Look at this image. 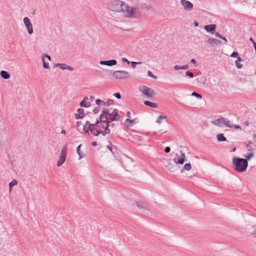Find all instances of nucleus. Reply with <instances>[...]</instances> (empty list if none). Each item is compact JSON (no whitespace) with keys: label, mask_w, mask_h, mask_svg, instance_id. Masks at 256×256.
I'll return each instance as SVG.
<instances>
[{"label":"nucleus","mask_w":256,"mask_h":256,"mask_svg":"<svg viewBox=\"0 0 256 256\" xmlns=\"http://www.w3.org/2000/svg\"><path fill=\"white\" fill-rule=\"evenodd\" d=\"M216 28V24H210L208 25H206L204 26V30L212 34H214L215 32V30Z\"/></svg>","instance_id":"obj_10"},{"label":"nucleus","mask_w":256,"mask_h":256,"mask_svg":"<svg viewBox=\"0 0 256 256\" xmlns=\"http://www.w3.org/2000/svg\"><path fill=\"white\" fill-rule=\"evenodd\" d=\"M186 76H189L190 78H192L194 76V74L192 72L190 71H187L186 72Z\"/></svg>","instance_id":"obj_41"},{"label":"nucleus","mask_w":256,"mask_h":256,"mask_svg":"<svg viewBox=\"0 0 256 256\" xmlns=\"http://www.w3.org/2000/svg\"><path fill=\"white\" fill-rule=\"evenodd\" d=\"M66 146H64L61 150L59 160L57 162V166H61L65 162L66 157Z\"/></svg>","instance_id":"obj_5"},{"label":"nucleus","mask_w":256,"mask_h":256,"mask_svg":"<svg viewBox=\"0 0 256 256\" xmlns=\"http://www.w3.org/2000/svg\"><path fill=\"white\" fill-rule=\"evenodd\" d=\"M18 184V181L16 180H13L11 182L9 183V188L10 191L12 186Z\"/></svg>","instance_id":"obj_29"},{"label":"nucleus","mask_w":256,"mask_h":256,"mask_svg":"<svg viewBox=\"0 0 256 256\" xmlns=\"http://www.w3.org/2000/svg\"><path fill=\"white\" fill-rule=\"evenodd\" d=\"M180 155L176 154V156L174 158V161L176 164H182L186 160L185 154L182 150L180 151Z\"/></svg>","instance_id":"obj_7"},{"label":"nucleus","mask_w":256,"mask_h":256,"mask_svg":"<svg viewBox=\"0 0 256 256\" xmlns=\"http://www.w3.org/2000/svg\"><path fill=\"white\" fill-rule=\"evenodd\" d=\"M99 123H102V120L98 117L96 118L95 123L91 124L92 125H93V126H92V128H98V127H100V126L98 124Z\"/></svg>","instance_id":"obj_20"},{"label":"nucleus","mask_w":256,"mask_h":256,"mask_svg":"<svg viewBox=\"0 0 256 256\" xmlns=\"http://www.w3.org/2000/svg\"><path fill=\"white\" fill-rule=\"evenodd\" d=\"M136 118H134V120H130L128 118H127L126 120H125V125L126 127H130L131 126H132L136 122Z\"/></svg>","instance_id":"obj_17"},{"label":"nucleus","mask_w":256,"mask_h":256,"mask_svg":"<svg viewBox=\"0 0 256 256\" xmlns=\"http://www.w3.org/2000/svg\"><path fill=\"white\" fill-rule=\"evenodd\" d=\"M126 116H127L128 118H130V111H127Z\"/></svg>","instance_id":"obj_62"},{"label":"nucleus","mask_w":256,"mask_h":256,"mask_svg":"<svg viewBox=\"0 0 256 256\" xmlns=\"http://www.w3.org/2000/svg\"><path fill=\"white\" fill-rule=\"evenodd\" d=\"M180 3L184 10L190 11L192 10L194 5L190 1L187 0H180Z\"/></svg>","instance_id":"obj_9"},{"label":"nucleus","mask_w":256,"mask_h":256,"mask_svg":"<svg viewBox=\"0 0 256 256\" xmlns=\"http://www.w3.org/2000/svg\"><path fill=\"white\" fill-rule=\"evenodd\" d=\"M141 8L143 10H149L152 9V6L150 5H146V4H142Z\"/></svg>","instance_id":"obj_28"},{"label":"nucleus","mask_w":256,"mask_h":256,"mask_svg":"<svg viewBox=\"0 0 256 256\" xmlns=\"http://www.w3.org/2000/svg\"><path fill=\"white\" fill-rule=\"evenodd\" d=\"M224 118L222 117L212 121V123L219 127H222V124H224Z\"/></svg>","instance_id":"obj_14"},{"label":"nucleus","mask_w":256,"mask_h":256,"mask_svg":"<svg viewBox=\"0 0 256 256\" xmlns=\"http://www.w3.org/2000/svg\"><path fill=\"white\" fill-rule=\"evenodd\" d=\"M224 124L228 128H232V125L233 124H232L230 120H228V119L224 118Z\"/></svg>","instance_id":"obj_27"},{"label":"nucleus","mask_w":256,"mask_h":256,"mask_svg":"<svg viewBox=\"0 0 256 256\" xmlns=\"http://www.w3.org/2000/svg\"><path fill=\"white\" fill-rule=\"evenodd\" d=\"M234 128L235 129H239L240 130H242L241 127L238 124H232V128Z\"/></svg>","instance_id":"obj_50"},{"label":"nucleus","mask_w":256,"mask_h":256,"mask_svg":"<svg viewBox=\"0 0 256 256\" xmlns=\"http://www.w3.org/2000/svg\"><path fill=\"white\" fill-rule=\"evenodd\" d=\"M138 90L146 98L149 99L152 98L156 94L154 90L146 86H142V87L138 88Z\"/></svg>","instance_id":"obj_4"},{"label":"nucleus","mask_w":256,"mask_h":256,"mask_svg":"<svg viewBox=\"0 0 256 256\" xmlns=\"http://www.w3.org/2000/svg\"><path fill=\"white\" fill-rule=\"evenodd\" d=\"M106 105L108 106L112 105L114 104V101L112 100L108 99V100L106 102H105Z\"/></svg>","instance_id":"obj_42"},{"label":"nucleus","mask_w":256,"mask_h":256,"mask_svg":"<svg viewBox=\"0 0 256 256\" xmlns=\"http://www.w3.org/2000/svg\"><path fill=\"white\" fill-rule=\"evenodd\" d=\"M136 206L140 209L146 208V204L142 202H136Z\"/></svg>","instance_id":"obj_24"},{"label":"nucleus","mask_w":256,"mask_h":256,"mask_svg":"<svg viewBox=\"0 0 256 256\" xmlns=\"http://www.w3.org/2000/svg\"><path fill=\"white\" fill-rule=\"evenodd\" d=\"M66 70H69L72 71V70H74V68L72 66H70L66 64Z\"/></svg>","instance_id":"obj_55"},{"label":"nucleus","mask_w":256,"mask_h":256,"mask_svg":"<svg viewBox=\"0 0 256 256\" xmlns=\"http://www.w3.org/2000/svg\"><path fill=\"white\" fill-rule=\"evenodd\" d=\"M77 112V114H74V117L76 120L82 119L86 115V114L84 113V110L82 108H78Z\"/></svg>","instance_id":"obj_12"},{"label":"nucleus","mask_w":256,"mask_h":256,"mask_svg":"<svg viewBox=\"0 0 256 256\" xmlns=\"http://www.w3.org/2000/svg\"><path fill=\"white\" fill-rule=\"evenodd\" d=\"M170 147H169V146H166V147L165 148L164 150V152L166 153V154H168V153L170 152Z\"/></svg>","instance_id":"obj_51"},{"label":"nucleus","mask_w":256,"mask_h":256,"mask_svg":"<svg viewBox=\"0 0 256 256\" xmlns=\"http://www.w3.org/2000/svg\"><path fill=\"white\" fill-rule=\"evenodd\" d=\"M92 145L93 146H96L98 145V144H97V142H92Z\"/></svg>","instance_id":"obj_63"},{"label":"nucleus","mask_w":256,"mask_h":256,"mask_svg":"<svg viewBox=\"0 0 256 256\" xmlns=\"http://www.w3.org/2000/svg\"><path fill=\"white\" fill-rule=\"evenodd\" d=\"M148 75L150 77V78H152L154 79H156L157 78V77L155 76H154L152 74V72H150V70H148Z\"/></svg>","instance_id":"obj_44"},{"label":"nucleus","mask_w":256,"mask_h":256,"mask_svg":"<svg viewBox=\"0 0 256 256\" xmlns=\"http://www.w3.org/2000/svg\"><path fill=\"white\" fill-rule=\"evenodd\" d=\"M106 148L112 153L114 155L115 152H116L117 150L116 148V146H114V148H113V147L112 146H107Z\"/></svg>","instance_id":"obj_30"},{"label":"nucleus","mask_w":256,"mask_h":256,"mask_svg":"<svg viewBox=\"0 0 256 256\" xmlns=\"http://www.w3.org/2000/svg\"><path fill=\"white\" fill-rule=\"evenodd\" d=\"M131 66L132 68H134L137 64H142L141 62H131Z\"/></svg>","instance_id":"obj_40"},{"label":"nucleus","mask_w":256,"mask_h":256,"mask_svg":"<svg viewBox=\"0 0 256 256\" xmlns=\"http://www.w3.org/2000/svg\"><path fill=\"white\" fill-rule=\"evenodd\" d=\"M174 68L176 70H187L188 68V65H184L182 66L176 65L174 66Z\"/></svg>","instance_id":"obj_22"},{"label":"nucleus","mask_w":256,"mask_h":256,"mask_svg":"<svg viewBox=\"0 0 256 256\" xmlns=\"http://www.w3.org/2000/svg\"><path fill=\"white\" fill-rule=\"evenodd\" d=\"M118 110L114 108L112 113H110L108 118V122L118 121L120 118V116L118 114Z\"/></svg>","instance_id":"obj_6"},{"label":"nucleus","mask_w":256,"mask_h":256,"mask_svg":"<svg viewBox=\"0 0 256 256\" xmlns=\"http://www.w3.org/2000/svg\"><path fill=\"white\" fill-rule=\"evenodd\" d=\"M235 64L236 67L238 69L242 68L243 66L242 64H241L240 62H235Z\"/></svg>","instance_id":"obj_45"},{"label":"nucleus","mask_w":256,"mask_h":256,"mask_svg":"<svg viewBox=\"0 0 256 256\" xmlns=\"http://www.w3.org/2000/svg\"><path fill=\"white\" fill-rule=\"evenodd\" d=\"M230 57L237 58L239 56V54L237 52H233L230 54Z\"/></svg>","instance_id":"obj_39"},{"label":"nucleus","mask_w":256,"mask_h":256,"mask_svg":"<svg viewBox=\"0 0 256 256\" xmlns=\"http://www.w3.org/2000/svg\"><path fill=\"white\" fill-rule=\"evenodd\" d=\"M191 168V164L190 163H186L183 168L180 170V172L182 173L184 172V170H190Z\"/></svg>","instance_id":"obj_21"},{"label":"nucleus","mask_w":256,"mask_h":256,"mask_svg":"<svg viewBox=\"0 0 256 256\" xmlns=\"http://www.w3.org/2000/svg\"><path fill=\"white\" fill-rule=\"evenodd\" d=\"M88 100V98L86 96L84 97L83 100L80 103V105L81 107L88 108L90 106V104L89 102H86Z\"/></svg>","instance_id":"obj_15"},{"label":"nucleus","mask_w":256,"mask_h":256,"mask_svg":"<svg viewBox=\"0 0 256 256\" xmlns=\"http://www.w3.org/2000/svg\"><path fill=\"white\" fill-rule=\"evenodd\" d=\"M110 73L116 79H126L130 76L129 72L124 70H116L114 72L111 70L110 71Z\"/></svg>","instance_id":"obj_3"},{"label":"nucleus","mask_w":256,"mask_h":256,"mask_svg":"<svg viewBox=\"0 0 256 256\" xmlns=\"http://www.w3.org/2000/svg\"><path fill=\"white\" fill-rule=\"evenodd\" d=\"M100 134H102L103 136H106V134H109L108 132H106V131L104 130V131H102V130H100Z\"/></svg>","instance_id":"obj_54"},{"label":"nucleus","mask_w":256,"mask_h":256,"mask_svg":"<svg viewBox=\"0 0 256 256\" xmlns=\"http://www.w3.org/2000/svg\"><path fill=\"white\" fill-rule=\"evenodd\" d=\"M59 68L62 70H66V64H60Z\"/></svg>","instance_id":"obj_46"},{"label":"nucleus","mask_w":256,"mask_h":256,"mask_svg":"<svg viewBox=\"0 0 256 256\" xmlns=\"http://www.w3.org/2000/svg\"><path fill=\"white\" fill-rule=\"evenodd\" d=\"M86 126H88V127L89 130L92 128V126H93V125L91 124V123L88 120L86 121V124L84 125Z\"/></svg>","instance_id":"obj_47"},{"label":"nucleus","mask_w":256,"mask_h":256,"mask_svg":"<svg viewBox=\"0 0 256 256\" xmlns=\"http://www.w3.org/2000/svg\"><path fill=\"white\" fill-rule=\"evenodd\" d=\"M215 42H216V44H220L222 43L220 40H217L216 38H215Z\"/></svg>","instance_id":"obj_61"},{"label":"nucleus","mask_w":256,"mask_h":256,"mask_svg":"<svg viewBox=\"0 0 256 256\" xmlns=\"http://www.w3.org/2000/svg\"><path fill=\"white\" fill-rule=\"evenodd\" d=\"M100 64L102 65H106L109 66H115L117 64V62L116 60H100Z\"/></svg>","instance_id":"obj_11"},{"label":"nucleus","mask_w":256,"mask_h":256,"mask_svg":"<svg viewBox=\"0 0 256 256\" xmlns=\"http://www.w3.org/2000/svg\"><path fill=\"white\" fill-rule=\"evenodd\" d=\"M83 130L85 134H88V135L90 134V130H89L88 127H86V126H84Z\"/></svg>","instance_id":"obj_37"},{"label":"nucleus","mask_w":256,"mask_h":256,"mask_svg":"<svg viewBox=\"0 0 256 256\" xmlns=\"http://www.w3.org/2000/svg\"><path fill=\"white\" fill-rule=\"evenodd\" d=\"M0 74L1 77L4 80L10 78V74L8 72L4 70L0 71Z\"/></svg>","instance_id":"obj_16"},{"label":"nucleus","mask_w":256,"mask_h":256,"mask_svg":"<svg viewBox=\"0 0 256 256\" xmlns=\"http://www.w3.org/2000/svg\"><path fill=\"white\" fill-rule=\"evenodd\" d=\"M110 10L116 12H123L126 17L140 18L141 16V10L138 7H130L122 1L114 0L108 4Z\"/></svg>","instance_id":"obj_1"},{"label":"nucleus","mask_w":256,"mask_h":256,"mask_svg":"<svg viewBox=\"0 0 256 256\" xmlns=\"http://www.w3.org/2000/svg\"><path fill=\"white\" fill-rule=\"evenodd\" d=\"M23 20L24 24L27 28L28 33L30 34H32L34 32V30L30 18L28 17H24Z\"/></svg>","instance_id":"obj_8"},{"label":"nucleus","mask_w":256,"mask_h":256,"mask_svg":"<svg viewBox=\"0 0 256 256\" xmlns=\"http://www.w3.org/2000/svg\"><path fill=\"white\" fill-rule=\"evenodd\" d=\"M246 148L248 149V151H250L252 150V147L250 144H247L246 146Z\"/></svg>","instance_id":"obj_58"},{"label":"nucleus","mask_w":256,"mask_h":256,"mask_svg":"<svg viewBox=\"0 0 256 256\" xmlns=\"http://www.w3.org/2000/svg\"><path fill=\"white\" fill-rule=\"evenodd\" d=\"M122 60L124 62H126L128 64H130V62L129 61L127 58H122Z\"/></svg>","instance_id":"obj_49"},{"label":"nucleus","mask_w":256,"mask_h":256,"mask_svg":"<svg viewBox=\"0 0 256 256\" xmlns=\"http://www.w3.org/2000/svg\"><path fill=\"white\" fill-rule=\"evenodd\" d=\"M166 166L168 168V170L170 171H173L174 166L173 164H168L167 166Z\"/></svg>","instance_id":"obj_38"},{"label":"nucleus","mask_w":256,"mask_h":256,"mask_svg":"<svg viewBox=\"0 0 256 256\" xmlns=\"http://www.w3.org/2000/svg\"><path fill=\"white\" fill-rule=\"evenodd\" d=\"M82 146V144H80L77 148H76V152L77 154H78V156H79V158H78V160H80L82 159V158L84 157V156H82V152H80V147Z\"/></svg>","instance_id":"obj_26"},{"label":"nucleus","mask_w":256,"mask_h":256,"mask_svg":"<svg viewBox=\"0 0 256 256\" xmlns=\"http://www.w3.org/2000/svg\"><path fill=\"white\" fill-rule=\"evenodd\" d=\"M42 57H44V58H48V60H50V61L51 60V58H50V56L49 55L47 54H44L42 56Z\"/></svg>","instance_id":"obj_53"},{"label":"nucleus","mask_w":256,"mask_h":256,"mask_svg":"<svg viewBox=\"0 0 256 256\" xmlns=\"http://www.w3.org/2000/svg\"><path fill=\"white\" fill-rule=\"evenodd\" d=\"M248 165L247 160L236 156L232 158V166L236 172L242 173L246 172Z\"/></svg>","instance_id":"obj_2"},{"label":"nucleus","mask_w":256,"mask_h":256,"mask_svg":"<svg viewBox=\"0 0 256 256\" xmlns=\"http://www.w3.org/2000/svg\"><path fill=\"white\" fill-rule=\"evenodd\" d=\"M100 106H96L94 110H93V112L94 114H98L100 110Z\"/></svg>","instance_id":"obj_43"},{"label":"nucleus","mask_w":256,"mask_h":256,"mask_svg":"<svg viewBox=\"0 0 256 256\" xmlns=\"http://www.w3.org/2000/svg\"><path fill=\"white\" fill-rule=\"evenodd\" d=\"M76 124L78 126H80L82 124V122L80 121H77Z\"/></svg>","instance_id":"obj_64"},{"label":"nucleus","mask_w":256,"mask_h":256,"mask_svg":"<svg viewBox=\"0 0 256 256\" xmlns=\"http://www.w3.org/2000/svg\"><path fill=\"white\" fill-rule=\"evenodd\" d=\"M191 96H195L198 99H201L202 98V95L196 92H192Z\"/></svg>","instance_id":"obj_35"},{"label":"nucleus","mask_w":256,"mask_h":256,"mask_svg":"<svg viewBox=\"0 0 256 256\" xmlns=\"http://www.w3.org/2000/svg\"><path fill=\"white\" fill-rule=\"evenodd\" d=\"M216 138L219 142H225L226 141V138L224 136L223 134H219L216 135Z\"/></svg>","instance_id":"obj_23"},{"label":"nucleus","mask_w":256,"mask_h":256,"mask_svg":"<svg viewBox=\"0 0 256 256\" xmlns=\"http://www.w3.org/2000/svg\"><path fill=\"white\" fill-rule=\"evenodd\" d=\"M144 105L151 107L152 108H158V104L156 103L152 102L148 100H145L144 102Z\"/></svg>","instance_id":"obj_19"},{"label":"nucleus","mask_w":256,"mask_h":256,"mask_svg":"<svg viewBox=\"0 0 256 256\" xmlns=\"http://www.w3.org/2000/svg\"><path fill=\"white\" fill-rule=\"evenodd\" d=\"M237 58V60L236 61V62H243L244 61V60L242 59L240 56L236 58Z\"/></svg>","instance_id":"obj_57"},{"label":"nucleus","mask_w":256,"mask_h":256,"mask_svg":"<svg viewBox=\"0 0 256 256\" xmlns=\"http://www.w3.org/2000/svg\"><path fill=\"white\" fill-rule=\"evenodd\" d=\"M104 130L106 131V132H108V134L110 133V130L109 127H106V126H105V128H104Z\"/></svg>","instance_id":"obj_56"},{"label":"nucleus","mask_w":256,"mask_h":256,"mask_svg":"<svg viewBox=\"0 0 256 256\" xmlns=\"http://www.w3.org/2000/svg\"><path fill=\"white\" fill-rule=\"evenodd\" d=\"M114 96L116 98L118 99H120L121 98V94L120 92H117L114 94Z\"/></svg>","instance_id":"obj_48"},{"label":"nucleus","mask_w":256,"mask_h":256,"mask_svg":"<svg viewBox=\"0 0 256 256\" xmlns=\"http://www.w3.org/2000/svg\"><path fill=\"white\" fill-rule=\"evenodd\" d=\"M166 118V116H162V115H160L156 120V123H158V124H160L161 123V122H160V120H162V119H164Z\"/></svg>","instance_id":"obj_33"},{"label":"nucleus","mask_w":256,"mask_h":256,"mask_svg":"<svg viewBox=\"0 0 256 256\" xmlns=\"http://www.w3.org/2000/svg\"><path fill=\"white\" fill-rule=\"evenodd\" d=\"M190 62L195 64L196 63V61L195 59L192 58L190 60Z\"/></svg>","instance_id":"obj_60"},{"label":"nucleus","mask_w":256,"mask_h":256,"mask_svg":"<svg viewBox=\"0 0 256 256\" xmlns=\"http://www.w3.org/2000/svg\"><path fill=\"white\" fill-rule=\"evenodd\" d=\"M110 114L109 109L106 108H103L102 114H100L99 118L101 120L106 119L108 117Z\"/></svg>","instance_id":"obj_13"},{"label":"nucleus","mask_w":256,"mask_h":256,"mask_svg":"<svg viewBox=\"0 0 256 256\" xmlns=\"http://www.w3.org/2000/svg\"><path fill=\"white\" fill-rule=\"evenodd\" d=\"M112 122H108V118L104 120H102V123L106 124V127H110V124Z\"/></svg>","instance_id":"obj_34"},{"label":"nucleus","mask_w":256,"mask_h":256,"mask_svg":"<svg viewBox=\"0 0 256 256\" xmlns=\"http://www.w3.org/2000/svg\"><path fill=\"white\" fill-rule=\"evenodd\" d=\"M206 42L210 44L212 46H214L216 44L215 42V38H208L206 40Z\"/></svg>","instance_id":"obj_25"},{"label":"nucleus","mask_w":256,"mask_h":256,"mask_svg":"<svg viewBox=\"0 0 256 256\" xmlns=\"http://www.w3.org/2000/svg\"><path fill=\"white\" fill-rule=\"evenodd\" d=\"M244 124L245 126H250V122L248 120H246L244 122Z\"/></svg>","instance_id":"obj_59"},{"label":"nucleus","mask_w":256,"mask_h":256,"mask_svg":"<svg viewBox=\"0 0 256 256\" xmlns=\"http://www.w3.org/2000/svg\"><path fill=\"white\" fill-rule=\"evenodd\" d=\"M254 156V153L253 152H250L244 158L245 160H247V162L248 160H250L253 156Z\"/></svg>","instance_id":"obj_32"},{"label":"nucleus","mask_w":256,"mask_h":256,"mask_svg":"<svg viewBox=\"0 0 256 256\" xmlns=\"http://www.w3.org/2000/svg\"><path fill=\"white\" fill-rule=\"evenodd\" d=\"M96 104L97 106H100L101 105H103V106H105L106 105V103L104 101V100H102L100 99H97L96 100Z\"/></svg>","instance_id":"obj_31"},{"label":"nucleus","mask_w":256,"mask_h":256,"mask_svg":"<svg viewBox=\"0 0 256 256\" xmlns=\"http://www.w3.org/2000/svg\"><path fill=\"white\" fill-rule=\"evenodd\" d=\"M213 34H214V36H216V37H218V38H220L221 37H222V35H221L220 33H218V32H216L215 31L214 33Z\"/></svg>","instance_id":"obj_52"},{"label":"nucleus","mask_w":256,"mask_h":256,"mask_svg":"<svg viewBox=\"0 0 256 256\" xmlns=\"http://www.w3.org/2000/svg\"><path fill=\"white\" fill-rule=\"evenodd\" d=\"M90 134H92L94 136H98L100 134V130L98 128H90Z\"/></svg>","instance_id":"obj_18"},{"label":"nucleus","mask_w":256,"mask_h":256,"mask_svg":"<svg viewBox=\"0 0 256 256\" xmlns=\"http://www.w3.org/2000/svg\"><path fill=\"white\" fill-rule=\"evenodd\" d=\"M42 63H43V67L44 68L48 69L50 68L48 62H46L44 57H42Z\"/></svg>","instance_id":"obj_36"}]
</instances>
